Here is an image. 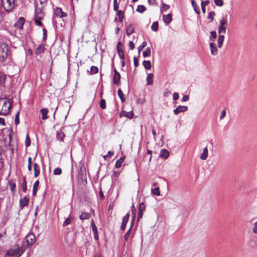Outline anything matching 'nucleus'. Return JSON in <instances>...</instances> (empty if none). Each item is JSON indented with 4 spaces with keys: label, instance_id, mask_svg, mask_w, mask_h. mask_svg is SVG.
Segmentation results:
<instances>
[{
    "label": "nucleus",
    "instance_id": "nucleus-1",
    "mask_svg": "<svg viewBox=\"0 0 257 257\" xmlns=\"http://www.w3.org/2000/svg\"><path fill=\"white\" fill-rule=\"evenodd\" d=\"M11 48L6 42L0 43V61L4 62L11 59Z\"/></svg>",
    "mask_w": 257,
    "mask_h": 257
},
{
    "label": "nucleus",
    "instance_id": "nucleus-2",
    "mask_svg": "<svg viewBox=\"0 0 257 257\" xmlns=\"http://www.w3.org/2000/svg\"><path fill=\"white\" fill-rule=\"evenodd\" d=\"M12 104L7 98H0V115H6L10 112Z\"/></svg>",
    "mask_w": 257,
    "mask_h": 257
},
{
    "label": "nucleus",
    "instance_id": "nucleus-3",
    "mask_svg": "<svg viewBox=\"0 0 257 257\" xmlns=\"http://www.w3.org/2000/svg\"><path fill=\"white\" fill-rule=\"evenodd\" d=\"M1 4L7 12H11L15 7V0H1Z\"/></svg>",
    "mask_w": 257,
    "mask_h": 257
},
{
    "label": "nucleus",
    "instance_id": "nucleus-4",
    "mask_svg": "<svg viewBox=\"0 0 257 257\" xmlns=\"http://www.w3.org/2000/svg\"><path fill=\"white\" fill-rule=\"evenodd\" d=\"M227 26L228 24L226 21H225L224 19L220 20L219 26L218 27V33L219 34H225Z\"/></svg>",
    "mask_w": 257,
    "mask_h": 257
},
{
    "label": "nucleus",
    "instance_id": "nucleus-5",
    "mask_svg": "<svg viewBox=\"0 0 257 257\" xmlns=\"http://www.w3.org/2000/svg\"><path fill=\"white\" fill-rule=\"evenodd\" d=\"M13 248L14 250V252H16V257H20L24 252V250L26 249V247L25 246H22L21 247H20L18 244H15L13 246Z\"/></svg>",
    "mask_w": 257,
    "mask_h": 257
},
{
    "label": "nucleus",
    "instance_id": "nucleus-6",
    "mask_svg": "<svg viewBox=\"0 0 257 257\" xmlns=\"http://www.w3.org/2000/svg\"><path fill=\"white\" fill-rule=\"evenodd\" d=\"M25 240L27 243V245H31L33 244L36 241V237L34 233H29L27 236L25 237Z\"/></svg>",
    "mask_w": 257,
    "mask_h": 257
},
{
    "label": "nucleus",
    "instance_id": "nucleus-7",
    "mask_svg": "<svg viewBox=\"0 0 257 257\" xmlns=\"http://www.w3.org/2000/svg\"><path fill=\"white\" fill-rule=\"evenodd\" d=\"M54 14L56 17L63 18L67 16V14L62 11L60 8H56L54 10Z\"/></svg>",
    "mask_w": 257,
    "mask_h": 257
},
{
    "label": "nucleus",
    "instance_id": "nucleus-8",
    "mask_svg": "<svg viewBox=\"0 0 257 257\" xmlns=\"http://www.w3.org/2000/svg\"><path fill=\"white\" fill-rule=\"evenodd\" d=\"M130 218V214L128 213H126L123 217L122 223L120 226L121 229L122 230H124L127 224V223L128 221Z\"/></svg>",
    "mask_w": 257,
    "mask_h": 257
},
{
    "label": "nucleus",
    "instance_id": "nucleus-9",
    "mask_svg": "<svg viewBox=\"0 0 257 257\" xmlns=\"http://www.w3.org/2000/svg\"><path fill=\"white\" fill-rule=\"evenodd\" d=\"M29 199L27 196H25L23 199L20 200V207L23 209L25 206L28 205Z\"/></svg>",
    "mask_w": 257,
    "mask_h": 257
},
{
    "label": "nucleus",
    "instance_id": "nucleus-10",
    "mask_svg": "<svg viewBox=\"0 0 257 257\" xmlns=\"http://www.w3.org/2000/svg\"><path fill=\"white\" fill-rule=\"evenodd\" d=\"M188 110V107L186 106H178L176 109L173 110L175 114L177 115L180 112H185Z\"/></svg>",
    "mask_w": 257,
    "mask_h": 257
},
{
    "label": "nucleus",
    "instance_id": "nucleus-11",
    "mask_svg": "<svg viewBox=\"0 0 257 257\" xmlns=\"http://www.w3.org/2000/svg\"><path fill=\"white\" fill-rule=\"evenodd\" d=\"M25 23V19L23 17H21L19 19L18 21L15 24V27L20 29H22L23 25Z\"/></svg>",
    "mask_w": 257,
    "mask_h": 257
},
{
    "label": "nucleus",
    "instance_id": "nucleus-12",
    "mask_svg": "<svg viewBox=\"0 0 257 257\" xmlns=\"http://www.w3.org/2000/svg\"><path fill=\"white\" fill-rule=\"evenodd\" d=\"M163 22L166 24L168 25L172 21V15L170 13L163 16Z\"/></svg>",
    "mask_w": 257,
    "mask_h": 257
},
{
    "label": "nucleus",
    "instance_id": "nucleus-13",
    "mask_svg": "<svg viewBox=\"0 0 257 257\" xmlns=\"http://www.w3.org/2000/svg\"><path fill=\"white\" fill-rule=\"evenodd\" d=\"M120 116L126 117L128 118L132 119L133 118L134 113L132 111L127 112L126 111L122 110L120 113Z\"/></svg>",
    "mask_w": 257,
    "mask_h": 257
},
{
    "label": "nucleus",
    "instance_id": "nucleus-14",
    "mask_svg": "<svg viewBox=\"0 0 257 257\" xmlns=\"http://www.w3.org/2000/svg\"><path fill=\"white\" fill-rule=\"evenodd\" d=\"M44 14L42 12L41 9L39 8H35V17L38 18H39L41 19H43Z\"/></svg>",
    "mask_w": 257,
    "mask_h": 257
},
{
    "label": "nucleus",
    "instance_id": "nucleus-15",
    "mask_svg": "<svg viewBox=\"0 0 257 257\" xmlns=\"http://www.w3.org/2000/svg\"><path fill=\"white\" fill-rule=\"evenodd\" d=\"M45 50V45L42 44L39 45L35 50V54L36 55H39L43 53Z\"/></svg>",
    "mask_w": 257,
    "mask_h": 257
},
{
    "label": "nucleus",
    "instance_id": "nucleus-16",
    "mask_svg": "<svg viewBox=\"0 0 257 257\" xmlns=\"http://www.w3.org/2000/svg\"><path fill=\"white\" fill-rule=\"evenodd\" d=\"M210 47L211 53L213 55H216L218 53V50L215 46V44L212 42L209 44Z\"/></svg>",
    "mask_w": 257,
    "mask_h": 257
},
{
    "label": "nucleus",
    "instance_id": "nucleus-17",
    "mask_svg": "<svg viewBox=\"0 0 257 257\" xmlns=\"http://www.w3.org/2000/svg\"><path fill=\"white\" fill-rule=\"evenodd\" d=\"M170 153L166 149H162L161 150L160 153V157L161 158H163L164 159H167L169 157Z\"/></svg>",
    "mask_w": 257,
    "mask_h": 257
},
{
    "label": "nucleus",
    "instance_id": "nucleus-18",
    "mask_svg": "<svg viewBox=\"0 0 257 257\" xmlns=\"http://www.w3.org/2000/svg\"><path fill=\"white\" fill-rule=\"evenodd\" d=\"M34 166V177H38L40 172V167L39 165L37 163H34L33 165Z\"/></svg>",
    "mask_w": 257,
    "mask_h": 257
},
{
    "label": "nucleus",
    "instance_id": "nucleus-19",
    "mask_svg": "<svg viewBox=\"0 0 257 257\" xmlns=\"http://www.w3.org/2000/svg\"><path fill=\"white\" fill-rule=\"evenodd\" d=\"M49 111L47 108H42L40 110V112L42 114V119L43 120L47 119L48 117L47 116V114Z\"/></svg>",
    "mask_w": 257,
    "mask_h": 257
},
{
    "label": "nucleus",
    "instance_id": "nucleus-20",
    "mask_svg": "<svg viewBox=\"0 0 257 257\" xmlns=\"http://www.w3.org/2000/svg\"><path fill=\"white\" fill-rule=\"evenodd\" d=\"M224 40V36L223 35H219L217 40V45L218 48H220L222 47Z\"/></svg>",
    "mask_w": 257,
    "mask_h": 257
},
{
    "label": "nucleus",
    "instance_id": "nucleus-21",
    "mask_svg": "<svg viewBox=\"0 0 257 257\" xmlns=\"http://www.w3.org/2000/svg\"><path fill=\"white\" fill-rule=\"evenodd\" d=\"M39 185V181L37 180L34 184L33 187V196H35L37 194L38 188Z\"/></svg>",
    "mask_w": 257,
    "mask_h": 257
},
{
    "label": "nucleus",
    "instance_id": "nucleus-22",
    "mask_svg": "<svg viewBox=\"0 0 257 257\" xmlns=\"http://www.w3.org/2000/svg\"><path fill=\"white\" fill-rule=\"evenodd\" d=\"M208 151L207 147L203 149V153L200 156V159L202 160H205L208 157Z\"/></svg>",
    "mask_w": 257,
    "mask_h": 257
},
{
    "label": "nucleus",
    "instance_id": "nucleus-23",
    "mask_svg": "<svg viewBox=\"0 0 257 257\" xmlns=\"http://www.w3.org/2000/svg\"><path fill=\"white\" fill-rule=\"evenodd\" d=\"M125 158V156H124L123 157H120L119 159H118L116 161L115 165L116 168H118L121 167Z\"/></svg>",
    "mask_w": 257,
    "mask_h": 257
},
{
    "label": "nucleus",
    "instance_id": "nucleus-24",
    "mask_svg": "<svg viewBox=\"0 0 257 257\" xmlns=\"http://www.w3.org/2000/svg\"><path fill=\"white\" fill-rule=\"evenodd\" d=\"M131 211L132 213V218L131 219V223L132 226H133L136 217V208L134 204L131 207Z\"/></svg>",
    "mask_w": 257,
    "mask_h": 257
},
{
    "label": "nucleus",
    "instance_id": "nucleus-25",
    "mask_svg": "<svg viewBox=\"0 0 257 257\" xmlns=\"http://www.w3.org/2000/svg\"><path fill=\"white\" fill-rule=\"evenodd\" d=\"M120 79V75L119 73L114 74L113 77V82L115 84L118 85L119 84Z\"/></svg>",
    "mask_w": 257,
    "mask_h": 257
},
{
    "label": "nucleus",
    "instance_id": "nucleus-26",
    "mask_svg": "<svg viewBox=\"0 0 257 257\" xmlns=\"http://www.w3.org/2000/svg\"><path fill=\"white\" fill-rule=\"evenodd\" d=\"M154 75L152 73H149L147 77V82L148 85H152L153 83Z\"/></svg>",
    "mask_w": 257,
    "mask_h": 257
},
{
    "label": "nucleus",
    "instance_id": "nucleus-27",
    "mask_svg": "<svg viewBox=\"0 0 257 257\" xmlns=\"http://www.w3.org/2000/svg\"><path fill=\"white\" fill-rule=\"evenodd\" d=\"M90 216V215L89 213L83 212L81 213V215H80V219L82 220L89 219Z\"/></svg>",
    "mask_w": 257,
    "mask_h": 257
},
{
    "label": "nucleus",
    "instance_id": "nucleus-28",
    "mask_svg": "<svg viewBox=\"0 0 257 257\" xmlns=\"http://www.w3.org/2000/svg\"><path fill=\"white\" fill-rule=\"evenodd\" d=\"M116 12H117V15L118 16V20H119V22H121V23L122 22L123 19L124 18L123 12L121 10H118V11H116Z\"/></svg>",
    "mask_w": 257,
    "mask_h": 257
},
{
    "label": "nucleus",
    "instance_id": "nucleus-29",
    "mask_svg": "<svg viewBox=\"0 0 257 257\" xmlns=\"http://www.w3.org/2000/svg\"><path fill=\"white\" fill-rule=\"evenodd\" d=\"M143 65L146 69L150 70L151 68V63L150 61L144 60L143 62Z\"/></svg>",
    "mask_w": 257,
    "mask_h": 257
},
{
    "label": "nucleus",
    "instance_id": "nucleus-30",
    "mask_svg": "<svg viewBox=\"0 0 257 257\" xmlns=\"http://www.w3.org/2000/svg\"><path fill=\"white\" fill-rule=\"evenodd\" d=\"M134 29L133 27V25L130 24L126 29V34L127 36H130L134 33Z\"/></svg>",
    "mask_w": 257,
    "mask_h": 257
},
{
    "label": "nucleus",
    "instance_id": "nucleus-31",
    "mask_svg": "<svg viewBox=\"0 0 257 257\" xmlns=\"http://www.w3.org/2000/svg\"><path fill=\"white\" fill-rule=\"evenodd\" d=\"M209 3V1L208 0H207V1H202L201 2V9H202V13L203 14L205 13L206 6H207Z\"/></svg>",
    "mask_w": 257,
    "mask_h": 257
},
{
    "label": "nucleus",
    "instance_id": "nucleus-32",
    "mask_svg": "<svg viewBox=\"0 0 257 257\" xmlns=\"http://www.w3.org/2000/svg\"><path fill=\"white\" fill-rule=\"evenodd\" d=\"M21 188L24 192H26L27 190L26 177H23V182L21 184Z\"/></svg>",
    "mask_w": 257,
    "mask_h": 257
},
{
    "label": "nucleus",
    "instance_id": "nucleus-33",
    "mask_svg": "<svg viewBox=\"0 0 257 257\" xmlns=\"http://www.w3.org/2000/svg\"><path fill=\"white\" fill-rule=\"evenodd\" d=\"M118 95L119 97L120 98L121 101L122 102H124L125 101V98L124 96V95L123 94V92L122 90L120 89H119L118 90Z\"/></svg>",
    "mask_w": 257,
    "mask_h": 257
},
{
    "label": "nucleus",
    "instance_id": "nucleus-34",
    "mask_svg": "<svg viewBox=\"0 0 257 257\" xmlns=\"http://www.w3.org/2000/svg\"><path fill=\"white\" fill-rule=\"evenodd\" d=\"M191 3L195 13L197 14H199L200 13V10L198 6L197 5L194 0H192Z\"/></svg>",
    "mask_w": 257,
    "mask_h": 257
},
{
    "label": "nucleus",
    "instance_id": "nucleus-35",
    "mask_svg": "<svg viewBox=\"0 0 257 257\" xmlns=\"http://www.w3.org/2000/svg\"><path fill=\"white\" fill-rule=\"evenodd\" d=\"M98 72V68L97 67L92 66L90 68L89 73L90 74H95Z\"/></svg>",
    "mask_w": 257,
    "mask_h": 257
},
{
    "label": "nucleus",
    "instance_id": "nucleus-36",
    "mask_svg": "<svg viewBox=\"0 0 257 257\" xmlns=\"http://www.w3.org/2000/svg\"><path fill=\"white\" fill-rule=\"evenodd\" d=\"M132 227H133V226H132V225H131L130 229L127 230V231L125 233V234L124 235V240L125 241H127L128 239V238L131 233Z\"/></svg>",
    "mask_w": 257,
    "mask_h": 257
},
{
    "label": "nucleus",
    "instance_id": "nucleus-37",
    "mask_svg": "<svg viewBox=\"0 0 257 257\" xmlns=\"http://www.w3.org/2000/svg\"><path fill=\"white\" fill-rule=\"evenodd\" d=\"M151 192L154 195H156V196L160 195V189L158 187H157L155 188L152 189Z\"/></svg>",
    "mask_w": 257,
    "mask_h": 257
},
{
    "label": "nucleus",
    "instance_id": "nucleus-38",
    "mask_svg": "<svg viewBox=\"0 0 257 257\" xmlns=\"http://www.w3.org/2000/svg\"><path fill=\"white\" fill-rule=\"evenodd\" d=\"M151 52V51L150 47H148L146 49V50L145 51H144L143 53V55L144 57L150 56Z\"/></svg>",
    "mask_w": 257,
    "mask_h": 257
},
{
    "label": "nucleus",
    "instance_id": "nucleus-39",
    "mask_svg": "<svg viewBox=\"0 0 257 257\" xmlns=\"http://www.w3.org/2000/svg\"><path fill=\"white\" fill-rule=\"evenodd\" d=\"M73 220V218L71 217L67 218L63 223V226H66L70 224Z\"/></svg>",
    "mask_w": 257,
    "mask_h": 257
},
{
    "label": "nucleus",
    "instance_id": "nucleus-40",
    "mask_svg": "<svg viewBox=\"0 0 257 257\" xmlns=\"http://www.w3.org/2000/svg\"><path fill=\"white\" fill-rule=\"evenodd\" d=\"M146 10V7L143 5H139L138 6V8L136 11L140 13H144Z\"/></svg>",
    "mask_w": 257,
    "mask_h": 257
},
{
    "label": "nucleus",
    "instance_id": "nucleus-41",
    "mask_svg": "<svg viewBox=\"0 0 257 257\" xmlns=\"http://www.w3.org/2000/svg\"><path fill=\"white\" fill-rule=\"evenodd\" d=\"M57 136L60 141H63V139L64 138L65 135L64 133H63L62 131H60L57 132Z\"/></svg>",
    "mask_w": 257,
    "mask_h": 257
},
{
    "label": "nucleus",
    "instance_id": "nucleus-42",
    "mask_svg": "<svg viewBox=\"0 0 257 257\" xmlns=\"http://www.w3.org/2000/svg\"><path fill=\"white\" fill-rule=\"evenodd\" d=\"M9 184L10 188L11 190L12 191V192L14 193L15 191V188H16V183L11 181H9Z\"/></svg>",
    "mask_w": 257,
    "mask_h": 257
},
{
    "label": "nucleus",
    "instance_id": "nucleus-43",
    "mask_svg": "<svg viewBox=\"0 0 257 257\" xmlns=\"http://www.w3.org/2000/svg\"><path fill=\"white\" fill-rule=\"evenodd\" d=\"M159 24L158 22H155L153 23L151 29L154 32H157L158 30Z\"/></svg>",
    "mask_w": 257,
    "mask_h": 257
},
{
    "label": "nucleus",
    "instance_id": "nucleus-44",
    "mask_svg": "<svg viewBox=\"0 0 257 257\" xmlns=\"http://www.w3.org/2000/svg\"><path fill=\"white\" fill-rule=\"evenodd\" d=\"M210 37L209 38V39L210 40L212 41H214L215 40V39L216 38V37H217V34H216V32L215 31H212L211 33H210Z\"/></svg>",
    "mask_w": 257,
    "mask_h": 257
},
{
    "label": "nucleus",
    "instance_id": "nucleus-45",
    "mask_svg": "<svg viewBox=\"0 0 257 257\" xmlns=\"http://www.w3.org/2000/svg\"><path fill=\"white\" fill-rule=\"evenodd\" d=\"M91 226L92 227V231L93 232V233L98 232L97 227L95 225L94 220L93 219H92L91 222Z\"/></svg>",
    "mask_w": 257,
    "mask_h": 257
},
{
    "label": "nucleus",
    "instance_id": "nucleus-46",
    "mask_svg": "<svg viewBox=\"0 0 257 257\" xmlns=\"http://www.w3.org/2000/svg\"><path fill=\"white\" fill-rule=\"evenodd\" d=\"M42 19H40L39 18H37L36 17L34 18V21L36 25L38 26H43V24L41 22V20Z\"/></svg>",
    "mask_w": 257,
    "mask_h": 257
},
{
    "label": "nucleus",
    "instance_id": "nucleus-47",
    "mask_svg": "<svg viewBox=\"0 0 257 257\" xmlns=\"http://www.w3.org/2000/svg\"><path fill=\"white\" fill-rule=\"evenodd\" d=\"M147 45V43L146 41H144L142 44L138 47V51L140 54V52L144 49Z\"/></svg>",
    "mask_w": 257,
    "mask_h": 257
},
{
    "label": "nucleus",
    "instance_id": "nucleus-48",
    "mask_svg": "<svg viewBox=\"0 0 257 257\" xmlns=\"http://www.w3.org/2000/svg\"><path fill=\"white\" fill-rule=\"evenodd\" d=\"M62 174V170L60 168L58 167L54 169V174L55 175H60Z\"/></svg>",
    "mask_w": 257,
    "mask_h": 257
},
{
    "label": "nucleus",
    "instance_id": "nucleus-49",
    "mask_svg": "<svg viewBox=\"0 0 257 257\" xmlns=\"http://www.w3.org/2000/svg\"><path fill=\"white\" fill-rule=\"evenodd\" d=\"M170 8V6L164 3H162V7L161 8V12L166 11Z\"/></svg>",
    "mask_w": 257,
    "mask_h": 257
},
{
    "label": "nucleus",
    "instance_id": "nucleus-50",
    "mask_svg": "<svg viewBox=\"0 0 257 257\" xmlns=\"http://www.w3.org/2000/svg\"><path fill=\"white\" fill-rule=\"evenodd\" d=\"M25 145L26 147H28L31 145V140L28 135H27L26 138Z\"/></svg>",
    "mask_w": 257,
    "mask_h": 257
},
{
    "label": "nucleus",
    "instance_id": "nucleus-51",
    "mask_svg": "<svg viewBox=\"0 0 257 257\" xmlns=\"http://www.w3.org/2000/svg\"><path fill=\"white\" fill-rule=\"evenodd\" d=\"M100 106L102 109H105L106 108V102L103 99H101L100 101Z\"/></svg>",
    "mask_w": 257,
    "mask_h": 257
},
{
    "label": "nucleus",
    "instance_id": "nucleus-52",
    "mask_svg": "<svg viewBox=\"0 0 257 257\" xmlns=\"http://www.w3.org/2000/svg\"><path fill=\"white\" fill-rule=\"evenodd\" d=\"M146 206L144 203H141L140 204L139 207V211L144 212L145 210Z\"/></svg>",
    "mask_w": 257,
    "mask_h": 257
},
{
    "label": "nucleus",
    "instance_id": "nucleus-53",
    "mask_svg": "<svg viewBox=\"0 0 257 257\" xmlns=\"http://www.w3.org/2000/svg\"><path fill=\"white\" fill-rule=\"evenodd\" d=\"M215 13L214 12H211L209 13L208 16V19L210 20V22H212L214 20V16H215Z\"/></svg>",
    "mask_w": 257,
    "mask_h": 257
},
{
    "label": "nucleus",
    "instance_id": "nucleus-54",
    "mask_svg": "<svg viewBox=\"0 0 257 257\" xmlns=\"http://www.w3.org/2000/svg\"><path fill=\"white\" fill-rule=\"evenodd\" d=\"M6 80V76L0 73V85L5 83Z\"/></svg>",
    "mask_w": 257,
    "mask_h": 257
},
{
    "label": "nucleus",
    "instance_id": "nucleus-55",
    "mask_svg": "<svg viewBox=\"0 0 257 257\" xmlns=\"http://www.w3.org/2000/svg\"><path fill=\"white\" fill-rule=\"evenodd\" d=\"M117 52H118V56L120 57V58L121 59H124V55L123 50H118V51H117Z\"/></svg>",
    "mask_w": 257,
    "mask_h": 257
},
{
    "label": "nucleus",
    "instance_id": "nucleus-56",
    "mask_svg": "<svg viewBox=\"0 0 257 257\" xmlns=\"http://www.w3.org/2000/svg\"><path fill=\"white\" fill-rule=\"evenodd\" d=\"M216 6L221 7L223 5V0H214Z\"/></svg>",
    "mask_w": 257,
    "mask_h": 257
},
{
    "label": "nucleus",
    "instance_id": "nucleus-57",
    "mask_svg": "<svg viewBox=\"0 0 257 257\" xmlns=\"http://www.w3.org/2000/svg\"><path fill=\"white\" fill-rule=\"evenodd\" d=\"M113 10L115 12L118 11V5L117 0H113Z\"/></svg>",
    "mask_w": 257,
    "mask_h": 257
},
{
    "label": "nucleus",
    "instance_id": "nucleus-58",
    "mask_svg": "<svg viewBox=\"0 0 257 257\" xmlns=\"http://www.w3.org/2000/svg\"><path fill=\"white\" fill-rule=\"evenodd\" d=\"M15 123L16 125H18L20 123L19 120V112H18L15 116Z\"/></svg>",
    "mask_w": 257,
    "mask_h": 257
},
{
    "label": "nucleus",
    "instance_id": "nucleus-59",
    "mask_svg": "<svg viewBox=\"0 0 257 257\" xmlns=\"http://www.w3.org/2000/svg\"><path fill=\"white\" fill-rule=\"evenodd\" d=\"M15 252H14V248L9 250L7 252V255H8V256H13L14 255H15Z\"/></svg>",
    "mask_w": 257,
    "mask_h": 257
},
{
    "label": "nucleus",
    "instance_id": "nucleus-60",
    "mask_svg": "<svg viewBox=\"0 0 257 257\" xmlns=\"http://www.w3.org/2000/svg\"><path fill=\"white\" fill-rule=\"evenodd\" d=\"M43 40L45 41L47 39V30L45 29H43Z\"/></svg>",
    "mask_w": 257,
    "mask_h": 257
},
{
    "label": "nucleus",
    "instance_id": "nucleus-61",
    "mask_svg": "<svg viewBox=\"0 0 257 257\" xmlns=\"http://www.w3.org/2000/svg\"><path fill=\"white\" fill-rule=\"evenodd\" d=\"M134 63L135 67H137L139 66V60L136 57H134Z\"/></svg>",
    "mask_w": 257,
    "mask_h": 257
},
{
    "label": "nucleus",
    "instance_id": "nucleus-62",
    "mask_svg": "<svg viewBox=\"0 0 257 257\" xmlns=\"http://www.w3.org/2000/svg\"><path fill=\"white\" fill-rule=\"evenodd\" d=\"M179 94L177 92H175L173 93V99L174 100H176L179 99Z\"/></svg>",
    "mask_w": 257,
    "mask_h": 257
},
{
    "label": "nucleus",
    "instance_id": "nucleus-63",
    "mask_svg": "<svg viewBox=\"0 0 257 257\" xmlns=\"http://www.w3.org/2000/svg\"><path fill=\"white\" fill-rule=\"evenodd\" d=\"M225 115H226V110H225V109H224L221 112V115L220 116V119H223L225 117Z\"/></svg>",
    "mask_w": 257,
    "mask_h": 257
},
{
    "label": "nucleus",
    "instance_id": "nucleus-64",
    "mask_svg": "<svg viewBox=\"0 0 257 257\" xmlns=\"http://www.w3.org/2000/svg\"><path fill=\"white\" fill-rule=\"evenodd\" d=\"M252 231L253 233L257 234V221L254 223V225L252 228Z\"/></svg>",
    "mask_w": 257,
    "mask_h": 257
}]
</instances>
